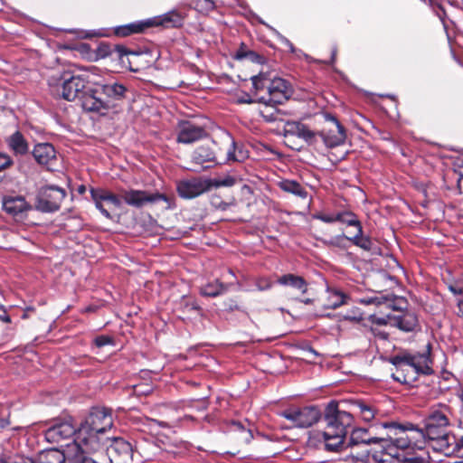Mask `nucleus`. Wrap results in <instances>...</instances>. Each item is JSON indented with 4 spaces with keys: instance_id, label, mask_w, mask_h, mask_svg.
<instances>
[{
    "instance_id": "obj_59",
    "label": "nucleus",
    "mask_w": 463,
    "mask_h": 463,
    "mask_svg": "<svg viewBox=\"0 0 463 463\" xmlns=\"http://www.w3.org/2000/svg\"><path fill=\"white\" fill-rule=\"evenodd\" d=\"M372 330H373V335L379 336L380 338H382V339H387L388 338V334L387 333L376 332V330L373 329V327H372Z\"/></svg>"
},
{
    "instance_id": "obj_31",
    "label": "nucleus",
    "mask_w": 463,
    "mask_h": 463,
    "mask_svg": "<svg viewBox=\"0 0 463 463\" xmlns=\"http://www.w3.org/2000/svg\"><path fill=\"white\" fill-rule=\"evenodd\" d=\"M327 300L326 303L323 304L326 308H336L346 302L347 296L341 290L335 288H327Z\"/></svg>"
},
{
    "instance_id": "obj_24",
    "label": "nucleus",
    "mask_w": 463,
    "mask_h": 463,
    "mask_svg": "<svg viewBox=\"0 0 463 463\" xmlns=\"http://www.w3.org/2000/svg\"><path fill=\"white\" fill-rule=\"evenodd\" d=\"M416 449H402L395 446L393 454H389L402 463H430L429 457H422L412 453Z\"/></svg>"
},
{
    "instance_id": "obj_36",
    "label": "nucleus",
    "mask_w": 463,
    "mask_h": 463,
    "mask_svg": "<svg viewBox=\"0 0 463 463\" xmlns=\"http://www.w3.org/2000/svg\"><path fill=\"white\" fill-rule=\"evenodd\" d=\"M207 180L209 184V190H211L212 188L219 187H232L237 182L236 178L230 175L217 178H207Z\"/></svg>"
},
{
    "instance_id": "obj_26",
    "label": "nucleus",
    "mask_w": 463,
    "mask_h": 463,
    "mask_svg": "<svg viewBox=\"0 0 463 463\" xmlns=\"http://www.w3.org/2000/svg\"><path fill=\"white\" fill-rule=\"evenodd\" d=\"M229 430L232 432L238 434V439L244 443H250L254 438L252 430L250 428V422L245 420L244 422L232 420L230 423Z\"/></svg>"
},
{
    "instance_id": "obj_52",
    "label": "nucleus",
    "mask_w": 463,
    "mask_h": 463,
    "mask_svg": "<svg viewBox=\"0 0 463 463\" xmlns=\"http://www.w3.org/2000/svg\"><path fill=\"white\" fill-rule=\"evenodd\" d=\"M392 308L401 311L404 310L407 308V301L402 298H399L395 300V304Z\"/></svg>"
},
{
    "instance_id": "obj_53",
    "label": "nucleus",
    "mask_w": 463,
    "mask_h": 463,
    "mask_svg": "<svg viewBox=\"0 0 463 463\" xmlns=\"http://www.w3.org/2000/svg\"><path fill=\"white\" fill-rule=\"evenodd\" d=\"M361 302L364 304H366V305H371V304L379 305L382 303L378 298H364L361 300Z\"/></svg>"
},
{
    "instance_id": "obj_30",
    "label": "nucleus",
    "mask_w": 463,
    "mask_h": 463,
    "mask_svg": "<svg viewBox=\"0 0 463 463\" xmlns=\"http://www.w3.org/2000/svg\"><path fill=\"white\" fill-rule=\"evenodd\" d=\"M7 145L16 155H24L29 149L28 143L19 131L14 132L7 138Z\"/></svg>"
},
{
    "instance_id": "obj_17",
    "label": "nucleus",
    "mask_w": 463,
    "mask_h": 463,
    "mask_svg": "<svg viewBox=\"0 0 463 463\" xmlns=\"http://www.w3.org/2000/svg\"><path fill=\"white\" fill-rule=\"evenodd\" d=\"M177 142L191 144L202 139L206 132L203 128L190 121H182L178 125Z\"/></svg>"
},
{
    "instance_id": "obj_39",
    "label": "nucleus",
    "mask_w": 463,
    "mask_h": 463,
    "mask_svg": "<svg viewBox=\"0 0 463 463\" xmlns=\"http://www.w3.org/2000/svg\"><path fill=\"white\" fill-rule=\"evenodd\" d=\"M250 79L253 88L256 91L262 90L264 89L268 90V85L270 80L268 79L266 74L260 73L258 75L252 76Z\"/></svg>"
},
{
    "instance_id": "obj_62",
    "label": "nucleus",
    "mask_w": 463,
    "mask_h": 463,
    "mask_svg": "<svg viewBox=\"0 0 463 463\" xmlns=\"http://www.w3.org/2000/svg\"><path fill=\"white\" fill-rule=\"evenodd\" d=\"M153 421L157 423L159 426H162V427H165L166 426V423H165L163 421H158L156 420H154Z\"/></svg>"
},
{
    "instance_id": "obj_60",
    "label": "nucleus",
    "mask_w": 463,
    "mask_h": 463,
    "mask_svg": "<svg viewBox=\"0 0 463 463\" xmlns=\"http://www.w3.org/2000/svg\"><path fill=\"white\" fill-rule=\"evenodd\" d=\"M0 318H9L6 315V312L5 309H3V307L0 305Z\"/></svg>"
},
{
    "instance_id": "obj_14",
    "label": "nucleus",
    "mask_w": 463,
    "mask_h": 463,
    "mask_svg": "<svg viewBox=\"0 0 463 463\" xmlns=\"http://www.w3.org/2000/svg\"><path fill=\"white\" fill-rule=\"evenodd\" d=\"M78 429L69 421L57 423L45 431V439L51 443L62 445V442L72 440L76 438Z\"/></svg>"
},
{
    "instance_id": "obj_57",
    "label": "nucleus",
    "mask_w": 463,
    "mask_h": 463,
    "mask_svg": "<svg viewBox=\"0 0 463 463\" xmlns=\"http://www.w3.org/2000/svg\"><path fill=\"white\" fill-rule=\"evenodd\" d=\"M109 47L108 46H100L99 51V55L101 57H106L109 54H111V52L110 51H108Z\"/></svg>"
},
{
    "instance_id": "obj_2",
    "label": "nucleus",
    "mask_w": 463,
    "mask_h": 463,
    "mask_svg": "<svg viewBox=\"0 0 463 463\" xmlns=\"http://www.w3.org/2000/svg\"><path fill=\"white\" fill-rule=\"evenodd\" d=\"M112 426L113 418L110 409L92 408L78 428L72 449H79L85 453L103 450L109 440L106 433Z\"/></svg>"
},
{
    "instance_id": "obj_49",
    "label": "nucleus",
    "mask_w": 463,
    "mask_h": 463,
    "mask_svg": "<svg viewBox=\"0 0 463 463\" xmlns=\"http://www.w3.org/2000/svg\"><path fill=\"white\" fill-rule=\"evenodd\" d=\"M12 164H13V160L11 159V157L8 155H6L5 153H0V171L7 168Z\"/></svg>"
},
{
    "instance_id": "obj_38",
    "label": "nucleus",
    "mask_w": 463,
    "mask_h": 463,
    "mask_svg": "<svg viewBox=\"0 0 463 463\" xmlns=\"http://www.w3.org/2000/svg\"><path fill=\"white\" fill-rule=\"evenodd\" d=\"M347 236L345 234H339L329 239H321L320 241L326 247H335L341 250H345L347 248L346 241H348Z\"/></svg>"
},
{
    "instance_id": "obj_18",
    "label": "nucleus",
    "mask_w": 463,
    "mask_h": 463,
    "mask_svg": "<svg viewBox=\"0 0 463 463\" xmlns=\"http://www.w3.org/2000/svg\"><path fill=\"white\" fill-rule=\"evenodd\" d=\"M95 84L100 89L102 94L111 104V101L121 100L125 98L127 87L117 80L97 81Z\"/></svg>"
},
{
    "instance_id": "obj_3",
    "label": "nucleus",
    "mask_w": 463,
    "mask_h": 463,
    "mask_svg": "<svg viewBox=\"0 0 463 463\" xmlns=\"http://www.w3.org/2000/svg\"><path fill=\"white\" fill-rule=\"evenodd\" d=\"M403 441L404 439L400 433V423L385 421L379 426L353 429L347 444L350 447L376 445L382 453L389 455L393 454L395 446L402 448Z\"/></svg>"
},
{
    "instance_id": "obj_11",
    "label": "nucleus",
    "mask_w": 463,
    "mask_h": 463,
    "mask_svg": "<svg viewBox=\"0 0 463 463\" xmlns=\"http://www.w3.org/2000/svg\"><path fill=\"white\" fill-rule=\"evenodd\" d=\"M104 449L110 463H134L132 445L122 438H109Z\"/></svg>"
},
{
    "instance_id": "obj_35",
    "label": "nucleus",
    "mask_w": 463,
    "mask_h": 463,
    "mask_svg": "<svg viewBox=\"0 0 463 463\" xmlns=\"http://www.w3.org/2000/svg\"><path fill=\"white\" fill-rule=\"evenodd\" d=\"M336 219H338L337 222L341 223H345L348 226H354L356 230H358L359 227H362L361 222L351 211H341L336 213Z\"/></svg>"
},
{
    "instance_id": "obj_51",
    "label": "nucleus",
    "mask_w": 463,
    "mask_h": 463,
    "mask_svg": "<svg viewBox=\"0 0 463 463\" xmlns=\"http://www.w3.org/2000/svg\"><path fill=\"white\" fill-rule=\"evenodd\" d=\"M256 286L259 290L263 291V290L269 289L271 288L272 284L269 279H260L257 281Z\"/></svg>"
},
{
    "instance_id": "obj_28",
    "label": "nucleus",
    "mask_w": 463,
    "mask_h": 463,
    "mask_svg": "<svg viewBox=\"0 0 463 463\" xmlns=\"http://www.w3.org/2000/svg\"><path fill=\"white\" fill-rule=\"evenodd\" d=\"M373 326H383L390 324L403 332H414L419 329L417 320H370Z\"/></svg>"
},
{
    "instance_id": "obj_21",
    "label": "nucleus",
    "mask_w": 463,
    "mask_h": 463,
    "mask_svg": "<svg viewBox=\"0 0 463 463\" xmlns=\"http://www.w3.org/2000/svg\"><path fill=\"white\" fill-rule=\"evenodd\" d=\"M33 156L40 165H50L56 159V151L52 144L41 143L34 146Z\"/></svg>"
},
{
    "instance_id": "obj_47",
    "label": "nucleus",
    "mask_w": 463,
    "mask_h": 463,
    "mask_svg": "<svg viewBox=\"0 0 463 463\" xmlns=\"http://www.w3.org/2000/svg\"><path fill=\"white\" fill-rule=\"evenodd\" d=\"M211 204L222 211L227 210L231 205V203L222 201L220 196H213L211 200Z\"/></svg>"
},
{
    "instance_id": "obj_61",
    "label": "nucleus",
    "mask_w": 463,
    "mask_h": 463,
    "mask_svg": "<svg viewBox=\"0 0 463 463\" xmlns=\"http://www.w3.org/2000/svg\"><path fill=\"white\" fill-rule=\"evenodd\" d=\"M301 302L306 304V305H310V304H314L315 303V299H313V298H305V299L301 300Z\"/></svg>"
},
{
    "instance_id": "obj_10",
    "label": "nucleus",
    "mask_w": 463,
    "mask_h": 463,
    "mask_svg": "<svg viewBox=\"0 0 463 463\" xmlns=\"http://www.w3.org/2000/svg\"><path fill=\"white\" fill-rule=\"evenodd\" d=\"M66 196L62 188L55 185L42 187L37 194L36 208L43 213H52L60 209Z\"/></svg>"
},
{
    "instance_id": "obj_4",
    "label": "nucleus",
    "mask_w": 463,
    "mask_h": 463,
    "mask_svg": "<svg viewBox=\"0 0 463 463\" xmlns=\"http://www.w3.org/2000/svg\"><path fill=\"white\" fill-rule=\"evenodd\" d=\"M325 421V449L331 452L339 451L344 446L347 429L354 423L353 413L340 410L338 403L332 401L326 408Z\"/></svg>"
},
{
    "instance_id": "obj_40",
    "label": "nucleus",
    "mask_w": 463,
    "mask_h": 463,
    "mask_svg": "<svg viewBox=\"0 0 463 463\" xmlns=\"http://www.w3.org/2000/svg\"><path fill=\"white\" fill-rule=\"evenodd\" d=\"M454 454L463 458V435L458 438L457 437L455 442L450 446L449 451H447L445 455L449 456Z\"/></svg>"
},
{
    "instance_id": "obj_27",
    "label": "nucleus",
    "mask_w": 463,
    "mask_h": 463,
    "mask_svg": "<svg viewBox=\"0 0 463 463\" xmlns=\"http://www.w3.org/2000/svg\"><path fill=\"white\" fill-rule=\"evenodd\" d=\"M278 186L285 193L291 194L302 199L307 197L306 188L295 180L283 179L278 183Z\"/></svg>"
},
{
    "instance_id": "obj_25",
    "label": "nucleus",
    "mask_w": 463,
    "mask_h": 463,
    "mask_svg": "<svg viewBox=\"0 0 463 463\" xmlns=\"http://www.w3.org/2000/svg\"><path fill=\"white\" fill-rule=\"evenodd\" d=\"M69 459H72V458L66 457L65 454L59 449H52L42 451L37 458L33 459V463H68Z\"/></svg>"
},
{
    "instance_id": "obj_63",
    "label": "nucleus",
    "mask_w": 463,
    "mask_h": 463,
    "mask_svg": "<svg viewBox=\"0 0 463 463\" xmlns=\"http://www.w3.org/2000/svg\"><path fill=\"white\" fill-rule=\"evenodd\" d=\"M386 318H388V319H391V318H402V317H400V316H397V317H396V316H390V315H387V316H386Z\"/></svg>"
},
{
    "instance_id": "obj_58",
    "label": "nucleus",
    "mask_w": 463,
    "mask_h": 463,
    "mask_svg": "<svg viewBox=\"0 0 463 463\" xmlns=\"http://www.w3.org/2000/svg\"><path fill=\"white\" fill-rule=\"evenodd\" d=\"M281 42L287 46L289 48L290 52H295V48L293 46V44L290 43L289 40H288L287 38L281 36Z\"/></svg>"
},
{
    "instance_id": "obj_50",
    "label": "nucleus",
    "mask_w": 463,
    "mask_h": 463,
    "mask_svg": "<svg viewBox=\"0 0 463 463\" xmlns=\"http://www.w3.org/2000/svg\"><path fill=\"white\" fill-rule=\"evenodd\" d=\"M10 412L8 411L0 415V429H5L10 425Z\"/></svg>"
},
{
    "instance_id": "obj_45",
    "label": "nucleus",
    "mask_w": 463,
    "mask_h": 463,
    "mask_svg": "<svg viewBox=\"0 0 463 463\" xmlns=\"http://www.w3.org/2000/svg\"><path fill=\"white\" fill-rule=\"evenodd\" d=\"M314 219L319 220L326 223H333L337 222L336 213H317L314 214Z\"/></svg>"
},
{
    "instance_id": "obj_43",
    "label": "nucleus",
    "mask_w": 463,
    "mask_h": 463,
    "mask_svg": "<svg viewBox=\"0 0 463 463\" xmlns=\"http://www.w3.org/2000/svg\"><path fill=\"white\" fill-rule=\"evenodd\" d=\"M1 463H33V458H24L21 456L10 457L6 455H3L1 458Z\"/></svg>"
},
{
    "instance_id": "obj_15",
    "label": "nucleus",
    "mask_w": 463,
    "mask_h": 463,
    "mask_svg": "<svg viewBox=\"0 0 463 463\" xmlns=\"http://www.w3.org/2000/svg\"><path fill=\"white\" fill-rule=\"evenodd\" d=\"M90 196L95 203L96 208L107 219H111V214L107 209L104 208L103 202H108L116 208H120L122 206L121 199L109 190L101 188H91Z\"/></svg>"
},
{
    "instance_id": "obj_22",
    "label": "nucleus",
    "mask_w": 463,
    "mask_h": 463,
    "mask_svg": "<svg viewBox=\"0 0 463 463\" xmlns=\"http://www.w3.org/2000/svg\"><path fill=\"white\" fill-rule=\"evenodd\" d=\"M4 210L14 216L18 215L30 209V204L23 196H7L3 200Z\"/></svg>"
},
{
    "instance_id": "obj_37",
    "label": "nucleus",
    "mask_w": 463,
    "mask_h": 463,
    "mask_svg": "<svg viewBox=\"0 0 463 463\" xmlns=\"http://www.w3.org/2000/svg\"><path fill=\"white\" fill-rule=\"evenodd\" d=\"M248 157L247 152L242 148H238L236 143L232 139L230 148L227 151L228 161L241 162Z\"/></svg>"
},
{
    "instance_id": "obj_16",
    "label": "nucleus",
    "mask_w": 463,
    "mask_h": 463,
    "mask_svg": "<svg viewBox=\"0 0 463 463\" xmlns=\"http://www.w3.org/2000/svg\"><path fill=\"white\" fill-rule=\"evenodd\" d=\"M97 90H90L85 91L80 98L81 107L88 112H96L100 115H105L113 105L109 100L101 99L97 97Z\"/></svg>"
},
{
    "instance_id": "obj_12",
    "label": "nucleus",
    "mask_w": 463,
    "mask_h": 463,
    "mask_svg": "<svg viewBox=\"0 0 463 463\" xmlns=\"http://www.w3.org/2000/svg\"><path fill=\"white\" fill-rule=\"evenodd\" d=\"M325 118L330 124L328 128H324L319 133V136L323 139L325 145L328 147H335L342 145L346 137L344 127L333 115L326 114Z\"/></svg>"
},
{
    "instance_id": "obj_5",
    "label": "nucleus",
    "mask_w": 463,
    "mask_h": 463,
    "mask_svg": "<svg viewBox=\"0 0 463 463\" xmlns=\"http://www.w3.org/2000/svg\"><path fill=\"white\" fill-rule=\"evenodd\" d=\"M89 81V73L73 74L69 71H53L47 80L51 92L69 101L80 99Z\"/></svg>"
},
{
    "instance_id": "obj_42",
    "label": "nucleus",
    "mask_w": 463,
    "mask_h": 463,
    "mask_svg": "<svg viewBox=\"0 0 463 463\" xmlns=\"http://www.w3.org/2000/svg\"><path fill=\"white\" fill-rule=\"evenodd\" d=\"M75 449L77 451L76 455L72 458V459H69L68 463H98L96 460L88 458L86 456L88 453L82 452L79 449Z\"/></svg>"
},
{
    "instance_id": "obj_33",
    "label": "nucleus",
    "mask_w": 463,
    "mask_h": 463,
    "mask_svg": "<svg viewBox=\"0 0 463 463\" xmlns=\"http://www.w3.org/2000/svg\"><path fill=\"white\" fill-rule=\"evenodd\" d=\"M226 289V286L216 279L202 286L200 292L203 296L213 298L222 294Z\"/></svg>"
},
{
    "instance_id": "obj_56",
    "label": "nucleus",
    "mask_w": 463,
    "mask_h": 463,
    "mask_svg": "<svg viewBox=\"0 0 463 463\" xmlns=\"http://www.w3.org/2000/svg\"><path fill=\"white\" fill-rule=\"evenodd\" d=\"M253 55H254V52H238L235 54V59L242 60V59L246 58L247 56H253Z\"/></svg>"
},
{
    "instance_id": "obj_34",
    "label": "nucleus",
    "mask_w": 463,
    "mask_h": 463,
    "mask_svg": "<svg viewBox=\"0 0 463 463\" xmlns=\"http://www.w3.org/2000/svg\"><path fill=\"white\" fill-rule=\"evenodd\" d=\"M348 241L364 250H371L373 247L371 239L363 235V227H359L356 233L353 237H349Z\"/></svg>"
},
{
    "instance_id": "obj_29",
    "label": "nucleus",
    "mask_w": 463,
    "mask_h": 463,
    "mask_svg": "<svg viewBox=\"0 0 463 463\" xmlns=\"http://www.w3.org/2000/svg\"><path fill=\"white\" fill-rule=\"evenodd\" d=\"M278 283L283 286H289L301 293L307 291V282L300 276L286 274L279 278Z\"/></svg>"
},
{
    "instance_id": "obj_19",
    "label": "nucleus",
    "mask_w": 463,
    "mask_h": 463,
    "mask_svg": "<svg viewBox=\"0 0 463 463\" xmlns=\"http://www.w3.org/2000/svg\"><path fill=\"white\" fill-rule=\"evenodd\" d=\"M184 16L176 12L170 11L160 16L146 19L148 28L152 26L179 27L183 24Z\"/></svg>"
},
{
    "instance_id": "obj_7",
    "label": "nucleus",
    "mask_w": 463,
    "mask_h": 463,
    "mask_svg": "<svg viewBox=\"0 0 463 463\" xmlns=\"http://www.w3.org/2000/svg\"><path fill=\"white\" fill-rule=\"evenodd\" d=\"M431 345H426V350L422 353H411L409 350H402L395 355L391 356L388 362L394 365L397 372L402 370V366L411 367L416 374L429 375L432 373L430 359Z\"/></svg>"
},
{
    "instance_id": "obj_41",
    "label": "nucleus",
    "mask_w": 463,
    "mask_h": 463,
    "mask_svg": "<svg viewBox=\"0 0 463 463\" xmlns=\"http://www.w3.org/2000/svg\"><path fill=\"white\" fill-rule=\"evenodd\" d=\"M301 123L297 121H287L284 126V135L288 136H295L298 137L299 133V129L301 127Z\"/></svg>"
},
{
    "instance_id": "obj_32",
    "label": "nucleus",
    "mask_w": 463,
    "mask_h": 463,
    "mask_svg": "<svg viewBox=\"0 0 463 463\" xmlns=\"http://www.w3.org/2000/svg\"><path fill=\"white\" fill-rule=\"evenodd\" d=\"M146 20L129 24L118 26L116 28L115 33L119 36H128L132 33H137L144 32L145 29L148 28Z\"/></svg>"
},
{
    "instance_id": "obj_20",
    "label": "nucleus",
    "mask_w": 463,
    "mask_h": 463,
    "mask_svg": "<svg viewBox=\"0 0 463 463\" xmlns=\"http://www.w3.org/2000/svg\"><path fill=\"white\" fill-rule=\"evenodd\" d=\"M351 410L358 414L364 421H371L374 419L378 410L376 407L364 400H354L349 402Z\"/></svg>"
},
{
    "instance_id": "obj_9",
    "label": "nucleus",
    "mask_w": 463,
    "mask_h": 463,
    "mask_svg": "<svg viewBox=\"0 0 463 463\" xmlns=\"http://www.w3.org/2000/svg\"><path fill=\"white\" fill-rule=\"evenodd\" d=\"M124 203L135 208H142L147 203L165 202L166 209L172 208L173 201L167 195L160 193H149L146 190L128 189L121 191Z\"/></svg>"
},
{
    "instance_id": "obj_13",
    "label": "nucleus",
    "mask_w": 463,
    "mask_h": 463,
    "mask_svg": "<svg viewBox=\"0 0 463 463\" xmlns=\"http://www.w3.org/2000/svg\"><path fill=\"white\" fill-rule=\"evenodd\" d=\"M210 191L207 178L193 177L177 183V193L184 199H194Z\"/></svg>"
},
{
    "instance_id": "obj_23",
    "label": "nucleus",
    "mask_w": 463,
    "mask_h": 463,
    "mask_svg": "<svg viewBox=\"0 0 463 463\" xmlns=\"http://www.w3.org/2000/svg\"><path fill=\"white\" fill-rule=\"evenodd\" d=\"M192 161L193 163L199 165L203 168L206 169L210 165H206L205 164L216 163V155L210 146H200L193 152Z\"/></svg>"
},
{
    "instance_id": "obj_64",
    "label": "nucleus",
    "mask_w": 463,
    "mask_h": 463,
    "mask_svg": "<svg viewBox=\"0 0 463 463\" xmlns=\"http://www.w3.org/2000/svg\"><path fill=\"white\" fill-rule=\"evenodd\" d=\"M462 183H463V175L462 177L459 179L458 181V187L461 189V186H462Z\"/></svg>"
},
{
    "instance_id": "obj_54",
    "label": "nucleus",
    "mask_w": 463,
    "mask_h": 463,
    "mask_svg": "<svg viewBox=\"0 0 463 463\" xmlns=\"http://www.w3.org/2000/svg\"><path fill=\"white\" fill-rule=\"evenodd\" d=\"M392 379L398 383H409L410 380L407 378L406 375L404 374H401V375H398V374H392Z\"/></svg>"
},
{
    "instance_id": "obj_55",
    "label": "nucleus",
    "mask_w": 463,
    "mask_h": 463,
    "mask_svg": "<svg viewBox=\"0 0 463 463\" xmlns=\"http://www.w3.org/2000/svg\"><path fill=\"white\" fill-rule=\"evenodd\" d=\"M114 52H117L118 57H122L123 55L127 54V50L124 46L121 45H116L114 46Z\"/></svg>"
},
{
    "instance_id": "obj_1",
    "label": "nucleus",
    "mask_w": 463,
    "mask_h": 463,
    "mask_svg": "<svg viewBox=\"0 0 463 463\" xmlns=\"http://www.w3.org/2000/svg\"><path fill=\"white\" fill-rule=\"evenodd\" d=\"M452 411L444 403L431 406L422 420V428H419L411 422L400 423L401 437L404 439L402 449H422L427 441L432 442L435 450L444 455L449 451L450 446L457 437L448 431L450 426Z\"/></svg>"
},
{
    "instance_id": "obj_48",
    "label": "nucleus",
    "mask_w": 463,
    "mask_h": 463,
    "mask_svg": "<svg viewBox=\"0 0 463 463\" xmlns=\"http://www.w3.org/2000/svg\"><path fill=\"white\" fill-rule=\"evenodd\" d=\"M94 343L97 347H102L107 345H110L113 343V340L111 337L108 335H99L95 338Z\"/></svg>"
},
{
    "instance_id": "obj_8",
    "label": "nucleus",
    "mask_w": 463,
    "mask_h": 463,
    "mask_svg": "<svg viewBox=\"0 0 463 463\" xmlns=\"http://www.w3.org/2000/svg\"><path fill=\"white\" fill-rule=\"evenodd\" d=\"M279 416L288 420V428L307 429L316 424L322 417L320 409L315 405L297 406L291 405L278 413Z\"/></svg>"
},
{
    "instance_id": "obj_6",
    "label": "nucleus",
    "mask_w": 463,
    "mask_h": 463,
    "mask_svg": "<svg viewBox=\"0 0 463 463\" xmlns=\"http://www.w3.org/2000/svg\"><path fill=\"white\" fill-rule=\"evenodd\" d=\"M268 93L269 97H260L259 101L266 105L264 110H261L260 113L264 119L268 122H273L279 120L280 111L279 109H274L271 112L268 111V107L270 104H281L285 100H288L292 93V88L290 84L282 78H274L269 80L268 85Z\"/></svg>"
},
{
    "instance_id": "obj_44",
    "label": "nucleus",
    "mask_w": 463,
    "mask_h": 463,
    "mask_svg": "<svg viewBox=\"0 0 463 463\" xmlns=\"http://www.w3.org/2000/svg\"><path fill=\"white\" fill-rule=\"evenodd\" d=\"M298 137L311 143L315 137V133L307 128L304 124L301 125Z\"/></svg>"
},
{
    "instance_id": "obj_46",
    "label": "nucleus",
    "mask_w": 463,
    "mask_h": 463,
    "mask_svg": "<svg viewBox=\"0 0 463 463\" xmlns=\"http://www.w3.org/2000/svg\"><path fill=\"white\" fill-rule=\"evenodd\" d=\"M196 5L202 12H211L215 8V4L213 0H197Z\"/></svg>"
}]
</instances>
